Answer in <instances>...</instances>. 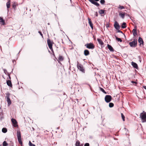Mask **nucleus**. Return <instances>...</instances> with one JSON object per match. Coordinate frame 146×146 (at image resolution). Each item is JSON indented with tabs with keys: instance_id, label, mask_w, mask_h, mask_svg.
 I'll use <instances>...</instances> for the list:
<instances>
[{
	"instance_id": "f704fd0d",
	"label": "nucleus",
	"mask_w": 146,
	"mask_h": 146,
	"mask_svg": "<svg viewBox=\"0 0 146 146\" xmlns=\"http://www.w3.org/2000/svg\"><path fill=\"white\" fill-rule=\"evenodd\" d=\"M3 70L4 71V72L5 73V74L7 75V73H8L7 72V70L5 69H3Z\"/></svg>"
},
{
	"instance_id": "9b49d317",
	"label": "nucleus",
	"mask_w": 146,
	"mask_h": 146,
	"mask_svg": "<svg viewBox=\"0 0 146 146\" xmlns=\"http://www.w3.org/2000/svg\"><path fill=\"white\" fill-rule=\"evenodd\" d=\"M88 23L90 26L91 27V29H93V24L92 23V21H91V19L90 18H88Z\"/></svg>"
},
{
	"instance_id": "9d476101",
	"label": "nucleus",
	"mask_w": 146,
	"mask_h": 146,
	"mask_svg": "<svg viewBox=\"0 0 146 146\" xmlns=\"http://www.w3.org/2000/svg\"><path fill=\"white\" fill-rule=\"evenodd\" d=\"M114 26L115 28L117 30H118L120 29V26L117 22L116 21L115 22Z\"/></svg>"
},
{
	"instance_id": "bb28decb",
	"label": "nucleus",
	"mask_w": 146,
	"mask_h": 146,
	"mask_svg": "<svg viewBox=\"0 0 146 146\" xmlns=\"http://www.w3.org/2000/svg\"><path fill=\"white\" fill-rule=\"evenodd\" d=\"M7 131V129L5 128H3L2 129V132L3 133H6Z\"/></svg>"
},
{
	"instance_id": "58836bf2",
	"label": "nucleus",
	"mask_w": 146,
	"mask_h": 146,
	"mask_svg": "<svg viewBox=\"0 0 146 146\" xmlns=\"http://www.w3.org/2000/svg\"><path fill=\"white\" fill-rule=\"evenodd\" d=\"M38 33L40 34L42 36V37H43L42 34L41 32L40 31H39Z\"/></svg>"
},
{
	"instance_id": "79ce46f5",
	"label": "nucleus",
	"mask_w": 146,
	"mask_h": 146,
	"mask_svg": "<svg viewBox=\"0 0 146 146\" xmlns=\"http://www.w3.org/2000/svg\"><path fill=\"white\" fill-rule=\"evenodd\" d=\"M89 1L91 2L92 3H93V2L94 1V0H89Z\"/></svg>"
},
{
	"instance_id": "4468645a",
	"label": "nucleus",
	"mask_w": 146,
	"mask_h": 146,
	"mask_svg": "<svg viewBox=\"0 0 146 146\" xmlns=\"http://www.w3.org/2000/svg\"><path fill=\"white\" fill-rule=\"evenodd\" d=\"M75 146H83V144H80V142L78 140L76 141Z\"/></svg>"
},
{
	"instance_id": "7c9ffc66",
	"label": "nucleus",
	"mask_w": 146,
	"mask_h": 146,
	"mask_svg": "<svg viewBox=\"0 0 146 146\" xmlns=\"http://www.w3.org/2000/svg\"><path fill=\"white\" fill-rule=\"evenodd\" d=\"M100 90L105 94H106L107 92H105L104 90L102 88H100Z\"/></svg>"
},
{
	"instance_id": "09e8293b",
	"label": "nucleus",
	"mask_w": 146,
	"mask_h": 146,
	"mask_svg": "<svg viewBox=\"0 0 146 146\" xmlns=\"http://www.w3.org/2000/svg\"><path fill=\"white\" fill-rule=\"evenodd\" d=\"M21 50H20V51H19V53H18V54H19V52H20L21 51Z\"/></svg>"
},
{
	"instance_id": "aec40b11",
	"label": "nucleus",
	"mask_w": 146,
	"mask_h": 146,
	"mask_svg": "<svg viewBox=\"0 0 146 146\" xmlns=\"http://www.w3.org/2000/svg\"><path fill=\"white\" fill-rule=\"evenodd\" d=\"M97 41L98 42L99 44H100L101 45H103L104 44L103 42L101 39L99 38H98Z\"/></svg>"
},
{
	"instance_id": "0eeeda50",
	"label": "nucleus",
	"mask_w": 146,
	"mask_h": 146,
	"mask_svg": "<svg viewBox=\"0 0 146 146\" xmlns=\"http://www.w3.org/2000/svg\"><path fill=\"white\" fill-rule=\"evenodd\" d=\"M112 99V97L111 96L109 95H106L105 98V100L106 102L109 103L110 102Z\"/></svg>"
},
{
	"instance_id": "f8f14e48",
	"label": "nucleus",
	"mask_w": 146,
	"mask_h": 146,
	"mask_svg": "<svg viewBox=\"0 0 146 146\" xmlns=\"http://www.w3.org/2000/svg\"><path fill=\"white\" fill-rule=\"evenodd\" d=\"M131 65L134 68L136 69H138V66L137 64L135 62H131Z\"/></svg>"
},
{
	"instance_id": "393cba45",
	"label": "nucleus",
	"mask_w": 146,
	"mask_h": 146,
	"mask_svg": "<svg viewBox=\"0 0 146 146\" xmlns=\"http://www.w3.org/2000/svg\"><path fill=\"white\" fill-rule=\"evenodd\" d=\"M17 5V3L16 2H14L13 5V7L14 9L15 8Z\"/></svg>"
},
{
	"instance_id": "c9c22d12",
	"label": "nucleus",
	"mask_w": 146,
	"mask_h": 146,
	"mask_svg": "<svg viewBox=\"0 0 146 146\" xmlns=\"http://www.w3.org/2000/svg\"><path fill=\"white\" fill-rule=\"evenodd\" d=\"M118 8L121 9H124V7L123 6H121L120 5H119V6L118 7Z\"/></svg>"
},
{
	"instance_id": "1a4fd4ad",
	"label": "nucleus",
	"mask_w": 146,
	"mask_h": 146,
	"mask_svg": "<svg viewBox=\"0 0 146 146\" xmlns=\"http://www.w3.org/2000/svg\"><path fill=\"white\" fill-rule=\"evenodd\" d=\"M11 121L13 124L14 127H16L18 126L17 122L16 120L12 118L11 119Z\"/></svg>"
},
{
	"instance_id": "4c0bfd02",
	"label": "nucleus",
	"mask_w": 146,
	"mask_h": 146,
	"mask_svg": "<svg viewBox=\"0 0 146 146\" xmlns=\"http://www.w3.org/2000/svg\"><path fill=\"white\" fill-rule=\"evenodd\" d=\"M7 75L8 76L9 79L10 80H11V77H10V74L9 73H7Z\"/></svg>"
},
{
	"instance_id": "6ab92c4d",
	"label": "nucleus",
	"mask_w": 146,
	"mask_h": 146,
	"mask_svg": "<svg viewBox=\"0 0 146 146\" xmlns=\"http://www.w3.org/2000/svg\"><path fill=\"white\" fill-rule=\"evenodd\" d=\"M0 22L1 23L2 25H5V21L3 19L0 17Z\"/></svg>"
},
{
	"instance_id": "2f4dec72",
	"label": "nucleus",
	"mask_w": 146,
	"mask_h": 146,
	"mask_svg": "<svg viewBox=\"0 0 146 146\" xmlns=\"http://www.w3.org/2000/svg\"><path fill=\"white\" fill-rule=\"evenodd\" d=\"M114 106V104L112 103H110L109 104V107L110 108L113 107Z\"/></svg>"
},
{
	"instance_id": "5701e85b",
	"label": "nucleus",
	"mask_w": 146,
	"mask_h": 146,
	"mask_svg": "<svg viewBox=\"0 0 146 146\" xmlns=\"http://www.w3.org/2000/svg\"><path fill=\"white\" fill-rule=\"evenodd\" d=\"M126 23L125 22H123L121 25V28L124 29L126 27Z\"/></svg>"
},
{
	"instance_id": "2eb2a0df",
	"label": "nucleus",
	"mask_w": 146,
	"mask_h": 146,
	"mask_svg": "<svg viewBox=\"0 0 146 146\" xmlns=\"http://www.w3.org/2000/svg\"><path fill=\"white\" fill-rule=\"evenodd\" d=\"M7 84L8 86H10L11 88H12V83L11 82L10 80H7Z\"/></svg>"
},
{
	"instance_id": "49530a36",
	"label": "nucleus",
	"mask_w": 146,
	"mask_h": 146,
	"mask_svg": "<svg viewBox=\"0 0 146 146\" xmlns=\"http://www.w3.org/2000/svg\"><path fill=\"white\" fill-rule=\"evenodd\" d=\"M143 87L146 90V86H144Z\"/></svg>"
},
{
	"instance_id": "f03ea898",
	"label": "nucleus",
	"mask_w": 146,
	"mask_h": 146,
	"mask_svg": "<svg viewBox=\"0 0 146 146\" xmlns=\"http://www.w3.org/2000/svg\"><path fill=\"white\" fill-rule=\"evenodd\" d=\"M77 66L78 68L82 72L84 73L85 72V69L83 65L79 63V62H77Z\"/></svg>"
},
{
	"instance_id": "4be33fe9",
	"label": "nucleus",
	"mask_w": 146,
	"mask_h": 146,
	"mask_svg": "<svg viewBox=\"0 0 146 146\" xmlns=\"http://www.w3.org/2000/svg\"><path fill=\"white\" fill-rule=\"evenodd\" d=\"M119 15L123 19L125 17V14L119 13Z\"/></svg>"
},
{
	"instance_id": "423d86ee",
	"label": "nucleus",
	"mask_w": 146,
	"mask_h": 146,
	"mask_svg": "<svg viewBox=\"0 0 146 146\" xmlns=\"http://www.w3.org/2000/svg\"><path fill=\"white\" fill-rule=\"evenodd\" d=\"M6 100L7 102L8 105V106H9L11 104V101L9 98V96L10 94L9 93H8L6 94Z\"/></svg>"
},
{
	"instance_id": "c03bdc74",
	"label": "nucleus",
	"mask_w": 146,
	"mask_h": 146,
	"mask_svg": "<svg viewBox=\"0 0 146 146\" xmlns=\"http://www.w3.org/2000/svg\"><path fill=\"white\" fill-rule=\"evenodd\" d=\"M117 30V32H118V33H122V32L120 30H119V29H118V30Z\"/></svg>"
},
{
	"instance_id": "cd10ccee",
	"label": "nucleus",
	"mask_w": 146,
	"mask_h": 146,
	"mask_svg": "<svg viewBox=\"0 0 146 146\" xmlns=\"http://www.w3.org/2000/svg\"><path fill=\"white\" fill-rule=\"evenodd\" d=\"M92 4L95 5L98 7L100 5L98 3L95 2V1H94V2Z\"/></svg>"
},
{
	"instance_id": "ddd939ff",
	"label": "nucleus",
	"mask_w": 146,
	"mask_h": 146,
	"mask_svg": "<svg viewBox=\"0 0 146 146\" xmlns=\"http://www.w3.org/2000/svg\"><path fill=\"white\" fill-rule=\"evenodd\" d=\"M132 32L134 36H135L137 35V29L136 27H135V28L133 29Z\"/></svg>"
},
{
	"instance_id": "de8ad7c7",
	"label": "nucleus",
	"mask_w": 146,
	"mask_h": 146,
	"mask_svg": "<svg viewBox=\"0 0 146 146\" xmlns=\"http://www.w3.org/2000/svg\"><path fill=\"white\" fill-rule=\"evenodd\" d=\"M94 1H99V0H94Z\"/></svg>"
},
{
	"instance_id": "a211bd4d",
	"label": "nucleus",
	"mask_w": 146,
	"mask_h": 146,
	"mask_svg": "<svg viewBox=\"0 0 146 146\" xmlns=\"http://www.w3.org/2000/svg\"><path fill=\"white\" fill-rule=\"evenodd\" d=\"M84 54L85 56H87L89 55L90 52L88 50H85L84 51Z\"/></svg>"
},
{
	"instance_id": "f3484780",
	"label": "nucleus",
	"mask_w": 146,
	"mask_h": 146,
	"mask_svg": "<svg viewBox=\"0 0 146 146\" xmlns=\"http://www.w3.org/2000/svg\"><path fill=\"white\" fill-rule=\"evenodd\" d=\"M138 41L140 43V44H143V41L141 37H139V38Z\"/></svg>"
},
{
	"instance_id": "ea45409f",
	"label": "nucleus",
	"mask_w": 146,
	"mask_h": 146,
	"mask_svg": "<svg viewBox=\"0 0 146 146\" xmlns=\"http://www.w3.org/2000/svg\"><path fill=\"white\" fill-rule=\"evenodd\" d=\"M89 146V143H85L84 145V146Z\"/></svg>"
},
{
	"instance_id": "39448f33",
	"label": "nucleus",
	"mask_w": 146,
	"mask_h": 146,
	"mask_svg": "<svg viewBox=\"0 0 146 146\" xmlns=\"http://www.w3.org/2000/svg\"><path fill=\"white\" fill-rule=\"evenodd\" d=\"M85 46L88 49H93L94 48V46L92 43L86 44Z\"/></svg>"
},
{
	"instance_id": "37998d69",
	"label": "nucleus",
	"mask_w": 146,
	"mask_h": 146,
	"mask_svg": "<svg viewBox=\"0 0 146 146\" xmlns=\"http://www.w3.org/2000/svg\"><path fill=\"white\" fill-rule=\"evenodd\" d=\"M131 82L135 84H137V82H135V81H132Z\"/></svg>"
},
{
	"instance_id": "a18cd8bd",
	"label": "nucleus",
	"mask_w": 146,
	"mask_h": 146,
	"mask_svg": "<svg viewBox=\"0 0 146 146\" xmlns=\"http://www.w3.org/2000/svg\"><path fill=\"white\" fill-rule=\"evenodd\" d=\"M95 15L96 17H97L98 16V13L97 12H96L95 13Z\"/></svg>"
},
{
	"instance_id": "8fccbe9b",
	"label": "nucleus",
	"mask_w": 146,
	"mask_h": 146,
	"mask_svg": "<svg viewBox=\"0 0 146 146\" xmlns=\"http://www.w3.org/2000/svg\"><path fill=\"white\" fill-rule=\"evenodd\" d=\"M48 25H50V23H48Z\"/></svg>"
},
{
	"instance_id": "c756f323",
	"label": "nucleus",
	"mask_w": 146,
	"mask_h": 146,
	"mask_svg": "<svg viewBox=\"0 0 146 146\" xmlns=\"http://www.w3.org/2000/svg\"><path fill=\"white\" fill-rule=\"evenodd\" d=\"M3 146H8V144L5 141L3 142Z\"/></svg>"
},
{
	"instance_id": "3c124183",
	"label": "nucleus",
	"mask_w": 146,
	"mask_h": 146,
	"mask_svg": "<svg viewBox=\"0 0 146 146\" xmlns=\"http://www.w3.org/2000/svg\"><path fill=\"white\" fill-rule=\"evenodd\" d=\"M124 129H125L126 130V128H124Z\"/></svg>"
},
{
	"instance_id": "6e6552de",
	"label": "nucleus",
	"mask_w": 146,
	"mask_h": 146,
	"mask_svg": "<svg viewBox=\"0 0 146 146\" xmlns=\"http://www.w3.org/2000/svg\"><path fill=\"white\" fill-rule=\"evenodd\" d=\"M47 44L48 46L50 49V50L52 52H53L52 48V44L50 40L48 39L47 40Z\"/></svg>"
},
{
	"instance_id": "e433bc0d",
	"label": "nucleus",
	"mask_w": 146,
	"mask_h": 146,
	"mask_svg": "<svg viewBox=\"0 0 146 146\" xmlns=\"http://www.w3.org/2000/svg\"><path fill=\"white\" fill-rule=\"evenodd\" d=\"M100 2L103 5L105 3V1L104 0H101L100 1Z\"/></svg>"
},
{
	"instance_id": "72a5a7b5",
	"label": "nucleus",
	"mask_w": 146,
	"mask_h": 146,
	"mask_svg": "<svg viewBox=\"0 0 146 146\" xmlns=\"http://www.w3.org/2000/svg\"><path fill=\"white\" fill-rule=\"evenodd\" d=\"M29 145L30 146H35V145L31 143L30 141H29Z\"/></svg>"
},
{
	"instance_id": "412c9836",
	"label": "nucleus",
	"mask_w": 146,
	"mask_h": 146,
	"mask_svg": "<svg viewBox=\"0 0 146 146\" xmlns=\"http://www.w3.org/2000/svg\"><path fill=\"white\" fill-rule=\"evenodd\" d=\"M10 5V1L9 0L6 3V6L7 9L9 8Z\"/></svg>"
},
{
	"instance_id": "f257e3e1",
	"label": "nucleus",
	"mask_w": 146,
	"mask_h": 146,
	"mask_svg": "<svg viewBox=\"0 0 146 146\" xmlns=\"http://www.w3.org/2000/svg\"><path fill=\"white\" fill-rule=\"evenodd\" d=\"M143 113H141L140 114V117L141 119V121L142 122H146V112L143 111Z\"/></svg>"
},
{
	"instance_id": "7ed1b4c3",
	"label": "nucleus",
	"mask_w": 146,
	"mask_h": 146,
	"mask_svg": "<svg viewBox=\"0 0 146 146\" xmlns=\"http://www.w3.org/2000/svg\"><path fill=\"white\" fill-rule=\"evenodd\" d=\"M17 137L20 144L22 145V139L21 136V132L20 131H17Z\"/></svg>"
},
{
	"instance_id": "a878e982",
	"label": "nucleus",
	"mask_w": 146,
	"mask_h": 146,
	"mask_svg": "<svg viewBox=\"0 0 146 146\" xmlns=\"http://www.w3.org/2000/svg\"><path fill=\"white\" fill-rule=\"evenodd\" d=\"M105 11L103 9H101L99 11V13L100 14H102L104 13Z\"/></svg>"
},
{
	"instance_id": "20e7f679",
	"label": "nucleus",
	"mask_w": 146,
	"mask_h": 146,
	"mask_svg": "<svg viewBox=\"0 0 146 146\" xmlns=\"http://www.w3.org/2000/svg\"><path fill=\"white\" fill-rule=\"evenodd\" d=\"M129 44L131 47H135L137 45V40L135 39H134L133 41L129 42Z\"/></svg>"
},
{
	"instance_id": "473e14b6",
	"label": "nucleus",
	"mask_w": 146,
	"mask_h": 146,
	"mask_svg": "<svg viewBox=\"0 0 146 146\" xmlns=\"http://www.w3.org/2000/svg\"><path fill=\"white\" fill-rule=\"evenodd\" d=\"M121 117L123 119V121H124L125 120V116L124 115L123 113H121Z\"/></svg>"
},
{
	"instance_id": "b1692460",
	"label": "nucleus",
	"mask_w": 146,
	"mask_h": 146,
	"mask_svg": "<svg viewBox=\"0 0 146 146\" xmlns=\"http://www.w3.org/2000/svg\"><path fill=\"white\" fill-rule=\"evenodd\" d=\"M58 60L60 61H62L64 59L63 57L61 56H59L58 58Z\"/></svg>"
},
{
	"instance_id": "c85d7f7f",
	"label": "nucleus",
	"mask_w": 146,
	"mask_h": 146,
	"mask_svg": "<svg viewBox=\"0 0 146 146\" xmlns=\"http://www.w3.org/2000/svg\"><path fill=\"white\" fill-rule=\"evenodd\" d=\"M115 37L116 38V40H117L118 41H119L120 42H121L122 41V40L121 38L117 37L116 36H115Z\"/></svg>"
},
{
	"instance_id": "a19ab883",
	"label": "nucleus",
	"mask_w": 146,
	"mask_h": 146,
	"mask_svg": "<svg viewBox=\"0 0 146 146\" xmlns=\"http://www.w3.org/2000/svg\"><path fill=\"white\" fill-rule=\"evenodd\" d=\"M139 62H141V57L140 56H139Z\"/></svg>"
},
{
	"instance_id": "dca6fc26",
	"label": "nucleus",
	"mask_w": 146,
	"mask_h": 146,
	"mask_svg": "<svg viewBox=\"0 0 146 146\" xmlns=\"http://www.w3.org/2000/svg\"><path fill=\"white\" fill-rule=\"evenodd\" d=\"M108 47L109 50L113 52L114 51V50L113 48V47L111 46L110 45L108 44L107 45Z\"/></svg>"
}]
</instances>
